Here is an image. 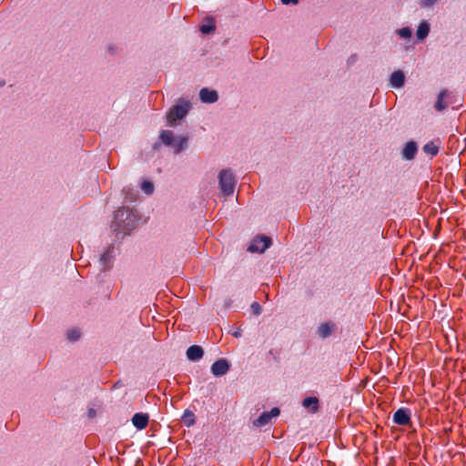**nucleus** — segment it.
Returning a JSON list of instances; mask_svg holds the SVG:
<instances>
[{
    "label": "nucleus",
    "instance_id": "nucleus-18",
    "mask_svg": "<svg viewBox=\"0 0 466 466\" xmlns=\"http://www.w3.org/2000/svg\"><path fill=\"white\" fill-rule=\"evenodd\" d=\"M447 96V91L446 90H442L440 92L439 96H438V98H437V101L435 103V109L437 111H443L446 107H447V105L446 103L444 102V99H445V96Z\"/></svg>",
    "mask_w": 466,
    "mask_h": 466
},
{
    "label": "nucleus",
    "instance_id": "nucleus-4",
    "mask_svg": "<svg viewBox=\"0 0 466 466\" xmlns=\"http://www.w3.org/2000/svg\"><path fill=\"white\" fill-rule=\"evenodd\" d=\"M160 139L165 145L173 146L176 153H179L187 145L186 137H179L175 140L173 133L169 130H163L160 134Z\"/></svg>",
    "mask_w": 466,
    "mask_h": 466
},
{
    "label": "nucleus",
    "instance_id": "nucleus-20",
    "mask_svg": "<svg viewBox=\"0 0 466 466\" xmlns=\"http://www.w3.org/2000/svg\"><path fill=\"white\" fill-rule=\"evenodd\" d=\"M182 420L186 426L190 427L194 425L196 422L195 414L193 413V411L186 410L182 416Z\"/></svg>",
    "mask_w": 466,
    "mask_h": 466
},
{
    "label": "nucleus",
    "instance_id": "nucleus-26",
    "mask_svg": "<svg viewBox=\"0 0 466 466\" xmlns=\"http://www.w3.org/2000/svg\"><path fill=\"white\" fill-rule=\"evenodd\" d=\"M437 0H420V4L422 6H431Z\"/></svg>",
    "mask_w": 466,
    "mask_h": 466
},
{
    "label": "nucleus",
    "instance_id": "nucleus-8",
    "mask_svg": "<svg viewBox=\"0 0 466 466\" xmlns=\"http://www.w3.org/2000/svg\"><path fill=\"white\" fill-rule=\"evenodd\" d=\"M229 370L228 362L225 359H219L215 361L211 366V372L214 376H223Z\"/></svg>",
    "mask_w": 466,
    "mask_h": 466
},
{
    "label": "nucleus",
    "instance_id": "nucleus-25",
    "mask_svg": "<svg viewBox=\"0 0 466 466\" xmlns=\"http://www.w3.org/2000/svg\"><path fill=\"white\" fill-rule=\"evenodd\" d=\"M251 309L255 315H259L261 313V307L258 302H253L251 304Z\"/></svg>",
    "mask_w": 466,
    "mask_h": 466
},
{
    "label": "nucleus",
    "instance_id": "nucleus-21",
    "mask_svg": "<svg viewBox=\"0 0 466 466\" xmlns=\"http://www.w3.org/2000/svg\"><path fill=\"white\" fill-rule=\"evenodd\" d=\"M141 188L146 194L150 195L154 191V185L152 182L145 180L141 184Z\"/></svg>",
    "mask_w": 466,
    "mask_h": 466
},
{
    "label": "nucleus",
    "instance_id": "nucleus-13",
    "mask_svg": "<svg viewBox=\"0 0 466 466\" xmlns=\"http://www.w3.org/2000/svg\"><path fill=\"white\" fill-rule=\"evenodd\" d=\"M405 81V76L401 71H395L390 76V85L393 87H400L403 86Z\"/></svg>",
    "mask_w": 466,
    "mask_h": 466
},
{
    "label": "nucleus",
    "instance_id": "nucleus-14",
    "mask_svg": "<svg viewBox=\"0 0 466 466\" xmlns=\"http://www.w3.org/2000/svg\"><path fill=\"white\" fill-rule=\"evenodd\" d=\"M302 405L311 412H316L319 410V400L316 397H307L303 400Z\"/></svg>",
    "mask_w": 466,
    "mask_h": 466
},
{
    "label": "nucleus",
    "instance_id": "nucleus-1",
    "mask_svg": "<svg viewBox=\"0 0 466 466\" xmlns=\"http://www.w3.org/2000/svg\"><path fill=\"white\" fill-rule=\"evenodd\" d=\"M111 227L116 234H128L135 227L136 215L129 208H119L115 212Z\"/></svg>",
    "mask_w": 466,
    "mask_h": 466
},
{
    "label": "nucleus",
    "instance_id": "nucleus-15",
    "mask_svg": "<svg viewBox=\"0 0 466 466\" xmlns=\"http://www.w3.org/2000/svg\"><path fill=\"white\" fill-rule=\"evenodd\" d=\"M440 144L435 141H430L423 147V151L431 157H435L439 153Z\"/></svg>",
    "mask_w": 466,
    "mask_h": 466
},
{
    "label": "nucleus",
    "instance_id": "nucleus-28",
    "mask_svg": "<svg viewBox=\"0 0 466 466\" xmlns=\"http://www.w3.org/2000/svg\"><path fill=\"white\" fill-rule=\"evenodd\" d=\"M233 336L234 337H240L241 336V330L239 329H238L236 331H234L233 333Z\"/></svg>",
    "mask_w": 466,
    "mask_h": 466
},
{
    "label": "nucleus",
    "instance_id": "nucleus-5",
    "mask_svg": "<svg viewBox=\"0 0 466 466\" xmlns=\"http://www.w3.org/2000/svg\"><path fill=\"white\" fill-rule=\"evenodd\" d=\"M392 420L400 426L410 425L411 424V412L408 408H400L393 413Z\"/></svg>",
    "mask_w": 466,
    "mask_h": 466
},
{
    "label": "nucleus",
    "instance_id": "nucleus-9",
    "mask_svg": "<svg viewBox=\"0 0 466 466\" xmlns=\"http://www.w3.org/2000/svg\"><path fill=\"white\" fill-rule=\"evenodd\" d=\"M149 420L147 413L137 412L132 417V423L137 430H144L147 428Z\"/></svg>",
    "mask_w": 466,
    "mask_h": 466
},
{
    "label": "nucleus",
    "instance_id": "nucleus-10",
    "mask_svg": "<svg viewBox=\"0 0 466 466\" xmlns=\"http://www.w3.org/2000/svg\"><path fill=\"white\" fill-rule=\"evenodd\" d=\"M204 351L200 346H190L187 350V357L189 360L197 361L203 357Z\"/></svg>",
    "mask_w": 466,
    "mask_h": 466
},
{
    "label": "nucleus",
    "instance_id": "nucleus-16",
    "mask_svg": "<svg viewBox=\"0 0 466 466\" xmlns=\"http://www.w3.org/2000/svg\"><path fill=\"white\" fill-rule=\"evenodd\" d=\"M334 324L329 322H325L320 324V326L318 329V334L321 338H327L331 335L333 331Z\"/></svg>",
    "mask_w": 466,
    "mask_h": 466
},
{
    "label": "nucleus",
    "instance_id": "nucleus-22",
    "mask_svg": "<svg viewBox=\"0 0 466 466\" xmlns=\"http://www.w3.org/2000/svg\"><path fill=\"white\" fill-rule=\"evenodd\" d=\"M216 28L214 23L212 21L210 22H208L207 24H204L200 26V31L203 33V34H209L211 33L212 31H214Z\"/></svg>",
    "mask_w": 466,
    "mask_h": 466
},
{
    "label": "nucleus",
    "instance_id": "nucleus-27",
    "mask_svg": "<svg viewBox=\"0 0 466 466\" xmlns=\"http://www.w3.org/2000/svg\"><path fill=\"white\" fill-rule=\"evenodd\" d=\"M284 5H297L299 3V0H281Z\"/></svg>",
    "mask_w": 466,
    "mask_h": 466
},
{
    "label": "nucleus",
    "instance_id": "nucleus-3",
    "mask_svg": "<svg viewBox=\"0 0 466 466\" xmlns=\"http://www.w3.org/2000/svg\"><path fill=\"white\" fill-rule=\"evenodd\" d=\"M219 187L224 195H232L235 189V178L232 172L224 169L219 173Z\"/></svg>",
    "mask_w": 466,
    "mask_h": 466
},
{
    "label": "nucleus",
    "instance_id": "nucleus-2",
    "mask_svg": "<svg viewBox=\"0 0 466 466\" xmlns=\"http://www.w3.org/2000/svg\"><path fill=\"white\" fill-rule=\"evenodd\" d=\"M190 105L187 101H181L169 110L167 116L169 126H174L177 121L182 119L188 112Z\"/></svg>",
    "mask_w": 466,
    "mask_h": 466
},
{
    "label": "nucleus",
    "instance_id": "nucleus-7",
    "mask_svg": "<svg viewBox=\"0 0 466 466\" xmlns=\"http://www.w3.org/2000/svg\"><path fill=\"white\" fill-rule=\"evenodd\" d=\"M279 408H272L270 411H266L260 414V416L254 420L253 424L256 427H263L268 424L272 418L279 416Z\"/></svg>",
    "mask_w": 466,
    "mask_h": 466
},
{
    "label": "nucleus",
    "instance_id": "nucleus-12",
    "mask_svg": "<svg viewBox=\"0 0 466 466\" xmlns=\"http://www.w3.org/2000/svg\"><path fill=\"white\" fill-rule=\"evenodd\" d=\"M417 150H418V148H417V145L415 142H413V141L408 142L405 145L403 151H402L403 157L408 160L414 158V157L417 153Z\"/></svg>",
    "mask_w": 466,
    "mask_h": 466
},
{
    "label": "nucleus",
    "instance_id": "nucleus-19",
    "mask_svg": "<svg viewBox=\"0 0 466 466\" xmlns=\"http://www.w3.org/2000/svg\"><path fill=\"white\" fill-rule=\"evenodd\" d=\"M430 32V25L427 22H421L417 30V37L420 40L424 39Z\"/></svg>",
    "mask_w": 466,
    "mask_h": 466
},
{
    "label": "nucleus",
    "instance_id": "nucleus-24",
    "mask_svg": "<svg viewBox=\"0 0 466 466\" xmlns=\"http://www.w3.org/2000/svg\"><path fill=\"white\" fill-rule=\"evenodd\" d=\"M398 35L401 38H408L411 35V30L409 27H403L399 30Z\"/></svg>",
    "mask_w": 466,
    "mask_h": 466
},
{
    "label": "nucleus",
    "instance_id": "nucleus-6",
    "mask_svg": "<svg viewBox=\"0 0 466 466\" xmlns=\"http://www.w3.org/2000/svg\"><path fill=\"white\" fill-rule=\"evenodd\" d=\"M271 244V239L268 237L261 236L255 238L251 244L248 246L249 252H264Z\"/></svg>",
    "mask_w": 466,
    "mask_h": 466
},
{
    "label": "nucleus",
    "instance_id": "nucleus-23",
    "mask_svg": "<svg viewBox=\"0 0 466 466\" xmlns=\"http://www.w3.org/2000/svg\"><path fill=\"white\" fill-rule=\"evenodd\" d=\"M80 338V332L76 329H73L67 331V339L71 341H76Z\"/></svg>",
    "mask_w": 466,
    "mask_h": 466
},
{
    "label": "nucleus",
    "instance_id": "nucleus-17",
    "mask_svg": "<svg viewBox=\"0 0 466 466\" xmlns=\"http://www.w3.org/2000/svg\"><path fill=\"white\" fill-rule=\"evenodd\" d=\"M112 251L113 248H109L104 254H102L100 258V262L103 267V269H107L110 267V262L112 259Z\"/></svg>",
    "mask_w": 466,
    "mask_h": 466
},
{
    "label": "nucleus",
    "instance_id": "nucleus-11",
    "mask_svg": "<svg viewBox=\"0 0 466 466\" xmlns=\"http://www.w3.org/2000/svg\"><path fill=\"white\" fill-rule=\"evenodd\" d=\"M199 96L204 103H214L218 100V94L215 90H209L208 88H202L199 93Z\"/></svg>",
    "mask_w": 466,
    "mask_h": 466
}]
</instances>
